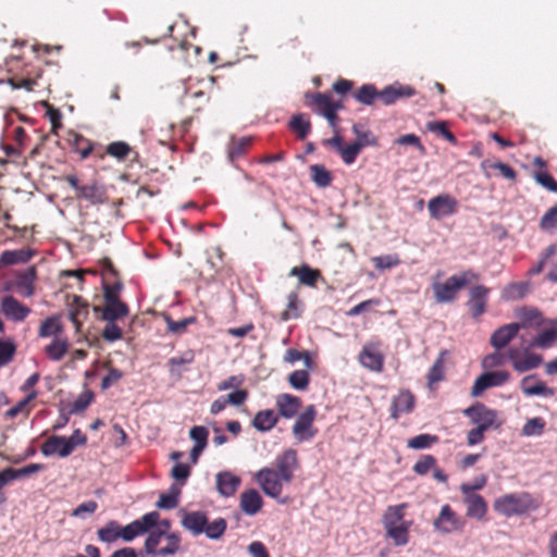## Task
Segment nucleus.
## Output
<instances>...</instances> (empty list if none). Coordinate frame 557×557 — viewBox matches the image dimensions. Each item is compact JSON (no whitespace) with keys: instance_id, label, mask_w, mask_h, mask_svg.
Wrapping results in <instances>:
<instances>
[{"instance_id":"nucleus-31","label":"nucleus","mask_w":557,"mask_h":557,"mask_svg":"<svg viewBox=\"0 0 557 557\" xmlns=\"http://www.w3.org/2000/svg\"><path fill=\"white\" fill-rule=\"evenodd\" d=\"M182 488L178 484H171L168 492H163L159 495V499L156 503V507L163 510H171L178 506Z\"/></svg>"},{"instance_id":"nucleus-50","label":"nucleus","mask_w":557,"mask_h":557,"mask_svg":"<svg viewBox=\"0 0 557 557\" xmlns=\"http://www.w3.org/2000/svg\"><path fill=\"white\" fill-rule=\"evenodd\" d=\"M437 442L438 437L436 435L423 433L409 438L407 446L411 449L420 450L429 448L432 444Z\"/></svg>"},{"instance_id":"nucleus-42","label":"nucleus","mask_w":557,"mask_h":557,"mask_svg":"<svg viewBox=\"0 0 557 557\" xmlns=\"http://www.w3.org/2000/svg\"><path fill=\"white\" fill-rule=\"evenodd\" d=\"M517 315L521 320L519 323L521 325V329L531 326V325H541L542 323V313L539 309L532 308V307H522Z\"/></svg>"},{"instance_id":"nucleus-47","label":"nucleus","mask_w":557,"mask_h":557,"mask_svg":"<svg viewBox=\"0 0 557 557\" xmlns=\"http://www.w3.org/2000/svg\"><path fill=\"white\" fill-rule=\"evenodd\" d=\"M351 129L357 137V140L355 143L360 144L361 148L367 146L373 147L377 145V138L373 135L371 131L364 129L363 125L355 123Z\"/></svg>"},{"instance_id":"nucleus-32","label":"nucleus","mask_w":557,"mask_h":557,"mask_svg":"<svg viewBox=\"0 0 557 557\" xmlns=\"http://www.w3.org/2000/svg\"><path fill=\"white\" fill-rule=\"evenodd\" d=\"M288 127L300 140L306 139L311 133V122L304 113L294 114L288 121Z\"/></svg>"},{"instance_id":"nucleus-6","label":"nucleus","mask_w":557,"mask_h":557,"mask_svg":"<svg viewBox=\"0 0 557 557\" xmlns=\"http://www.w3.org/2000/svg\"><path fill=\"white\" fill-rule=\"evenodd\" d=\"M459 202L449 194H440L428 202V210L434 220H441L457 213Z\"/></svg>"},{"instance_id":"nucleus-60","label":"nucleus","mask_w":557,"mask_h":557,"mask_svg":"<svg viewBox=\"0 0 557 557\" xmlns=\"http://www.w3.org/2000/svg\"><path fill=\"white\" fill-rule=\"evenodd\" d=\"M92 398L94 393L91 391H86L82 393L72 404L69 413L76 414L83 412L90 405Z\"/></svg>"},{"instance_id":"nucleus-41","label":"nucleus","mask_w":557,"mask_h":557,"mask_svg":"<svg viewBox=\"0 0 557 557\" xmlns=\"http://www.w3.org/2000/svg\"><path fill=\"white\" fill-rule=\"evenodd\" d=\"M311 180L319 188H325L331 185L332 173L322 164H313L310 166Z\"/></svg>"},{"instance_id":"nucleus-63","label":"nucleus","mask_w":557,"mask_h":557,"mask_svg":"<svg viewBox=\"0 0 557 557\" xmlns=\"http://www.w3.org/2000/svg\"><path fill=\"white\" fill-rule=\"evenodd\" d=\"M361 149H362L361 145L360 144H356L354 141L350 145H347V146L344 145L343 149H341L339 154H341L344 163L347 164V165H350V164H352L356 161V159H357L358 154L360 153Z\"/></svg>"},{"instance_id":"nucleus-12","label":"nucleus","mask_w":557,"mask_h":557,"mask_svg":"<svg viewBox=\"0 0 557 557\" xmlns=\"http://www.w3.org/2000/svg\"><path fill=\"white\" fill-rule=\"evenodd\" d=\"M1 311L10 320L14 322L24 321L30 313V309L21 304L13 296H5L1 300Z\"/></svg>"},{"instance_id":"nucleus-10","label":"nucleus","mask_w":557,"mask_h":557,"mask_svg":"<svg viewBox=\"0 0 557 557\" xmlns=\"http://www.w3.org/2000/svg\"><path fill=\"white\" fill-rule=\"evenodd\" d=\"M75 447L67 437L61 435L50 436L41 446V453L46 457L58 454L59 457L65 458L70 456Z\"/></svg>"},{"instance_id":"nucleus-39","label":"nucleus","mask_w":557,"mask_h":557,"mask_svg":"<svg viewBox=\"0 0 557 557\" xmlns=\"http://www.w3.org/2000/svg\"><path fill=\"white\" fill-rule=\"evenodd\" d=\"M543 362V358L541 355L529 352L528 350L524 352V357L518 361L512 362V368L519 372L523 373L540 367Z\"/></svg>"},{"instance_id":"nucleus-37","label":"nucleus","mask_w":557,"mask_h":557,"mask_svg":"<svg viewBox=\"0 0 557 557\" xmlns=\"http://www.w3.org/2000/svg\"><path fill=\"white\" fill-rule=\"evenodd\" d=\"M251 143V137H242L239 139L233 137L227 146V158L230 162L234 163L235 160L243 157Z\"/></svg>"},{"instance_id":"nucleus-54","label":"nucleus","mask_w":557,"mask_h":557,"mask_svg":"<svg viewBox=\"0 0 557 557\" xmlns=\"http://www.w3.org/2000/svg\"><path fill=\"white\" fill-rule=\"evenodd\" d=\"M132 148L125 141H113L107 146V153L119 161H123L129 154Z\"/></svg>"},{"instance_id":"nucleus-5","label":"nucleus","mask_w":557,"mask_h":557,"mask_svg":"<svg viewBox=\"0 0 557 557\" xmlns=\"http://www.w3.org/2000/svg\"><path fill=\"white\" fill-rule=\"evenodd\" d=\"M490 293L491 288L482 284L474 285L469 289L466 306L473 320H479L486 312Z\"/></svg>"},{"instance_id":"nucleus-46","label":"nucleus","mask_w":557,"mask_h":557,"mask_svg":"<svg viewBox=\"0 0 557 557\" xmlns=\"http://www.w3.org/2000/svg\"><path fill=\"white\" fill-rule=\"evenodd\" d=\"M67 349V341L55 337L48 346H46L45 351L51 360L59 361L64 357Z\"/></svg>"},{"instance_id":"nucleus-11","label":"nucleus","mask_w":557,"mask_h":557,"mask_svg":"<svg viewBox=\"0 0 557 557\" xmlns=\"http://www.w3.org/2000/svg\"><path fill=\"white\" fill-rule=\"evenodd\" d=\"M417 94L416 89L410 85H404L398 82L385 86L381 90V101L384 106H392L399 99L411 98Z\"/></svg>"},{"instance_id":"nucleus-55","label":"nucleus","mask_w":557,"mask_h":557,"mask_svg":"<svg viewBox=\"0 0 557 557\" xmlns=\"http://www.w3.org/2000/svg\"><path fill=\"white\" fill-rule=\"evenodd\" d=\"M121 539L125 542H132L135 537L145 534V529L141 528L138 520H134L125 527L120 525Z\"/></svg>"},{"instance_id":"nucleus-25","label":"nucleus","mask_w":557,"mask_h":557,"mask_svg":"<svg viewBox=\"0 0 557 557\" xmlns=\"http://www.w3.org/2000/svg\"><path fill=\"white\" fill-rule=\"evenodd\" d=\"M414 408V396L408 389L401 391L396 397H394L391 416L394 419H398L403 413H409Z\"/></svg>"},{"instance_id":"nucleus-44","label":"nucleus","mask_w":557,"mask_h":557,"mask_svg":"<svg viewBox=\"0 0 557 557\" xmlns=\"http://www.w3.org/2000/svg\"><path fill=\"white\" fill-rule=\"evenodd\" d=\"M148 535L145 541V552L147 555L152 557H159L158 545L162 537H165L164 530L152 529L147 532Z\"/></svg>"},{"instance_id":"nucleus-62","label":"nucleus","mask_w":557,"mask_h":557,"mask_svg":"<svg viewBox=\"0 0 557 557\" xmlns=\"http://www.w3.org/2000/svg\"><path fill=\"white\" fill-rule=\"evenodd\" d=\"M124 285L121 281H116L113 284H109L107 282L102 283V289H103V299L104 301H110L111 299L113 301L121 300L120 299V293L123 289Z\"/></svg>"},{"instance_id":"nucleus-13","label":"nucleus","mask_w":557,"mask_h":557,"mask_svg":"<svg viewBox=\"0 0 557 557\" xmlns=\"http://www.w3.org/2000/svg\"><path fill=\"white\" fill-rule=\"evenodd\" d=\"M434 529L441 533L448 534L461 528V524L449 505L441 508L438 517L433 522Z\"/></svg>"},{"instance_id":"nucleus-51","label":"nucleus","mask_w":557,"mask_h":557,"mask_svg":"<svg viewBox=\"0 0 557 557\" xmlns=\"http://www.w3.org/2000/svg\"><path fill=\"white\" fill-rule=\"evenodd\" d=\"M288 383L297 391H305L309 386L310 375L307 370H295L288 375Z\"/></svg>"},{"instance_id":"nucleus-16","label":"nucleus","mask_w":557,"mask_h":557,"mask_svg":"<svg viewBox=\"0 0 557 557\" xmlns=\"http://www.w3.org/2000/svg\"><path fill=\"white\" fill-rule=\"evenodd\" d=\"M69 319L74 324L76 332L81 331L83 321L89 315L88 302L82 296H73V299L67 305Z\"/></svg>"},{"instance_id":"nucleus-58","label":"nucleus","mask_w":557,"mask_h":557,"mask_svg":"<svg viewBox=\"0 0 557 557\" xmlns=\"http://www.w3.org/2000/svg\"><path fill=\"white\" fill-rule=\"evenodd\" d=\"M372 261L374 262L375 268L381 271L392 269L400 264V259L396 253L373 257Z\"/></svg>"},{"instance_id":"nucleus-27","label":"nucleus","mask_w":557,"mask_h":557,"mask_svg":"<svg viewBox=\"0 0 557 557\" xmlns=\"http://www.w3.org/2000/svg\"><path fill=\"white\" fill-rule=\"evenodd\" d=\"M467 505V516L474 519H482L486 515L487 505L479 494H463Z\"/></svg>"},{"instance_id":"nucleus-34","label":"nucleus","mask_w":557,"mask_h":557,"mask_svg":"<svg viewBox=\"0 0 557 557\" xmlns=\"http://www.w3.org/2000/svg\"><path fill=\"white\" fill-rule=\"evenodd\" d=\"M354 98L363 106H372L376 99L381 100V90L373 84H363L355 91Z\"/></svg>"},{"instance_id":"nucleus-29","label":"nucleus","mask_w":557,"mask_h":557,"mask_svg":"<svg viewBox=\"0 0 557 557\" xmlns=\"http://www.w3.org/2000/svg\"><path fill=\"white\" fill-rule=\"evenodd\" d=\"M557 342V319L552 321V326L542 330L537 336H535L530 347H536L542 349L550 348Z\"/></svg>"},{"instance_id":"nucleus-28","label":"nucleus","mask_w":557,"mask_h":557,"mask_svg":"<svg viewBox=\"0 0 557 557\" xmlns=\"http://www.w3.org/2000/svg\"><path fill=\"white\" fill-rule=\"evenodd\" d=\"M307 97L312 99V103L320 108L318 110V114L323 115L330 125L335 129L336 128V120L337 114L333 113V109L329 106V95L317 92V94H307Z\"/></svg>"},{"instance_id":"nucleus-56","label":"nucleus","mask_w":557,"mask_h":557,"mask_svg":"<svg viewBox=\"0 0 557 557\" xmlns=\"http://www.w3.org/2000/svg\"><path fill=\"white\" fill-rule=\"evenodd\" d=\"M445 351H442L438 358L434 361L428 373V383L434 384L444 379V359Z\"/></svg>"},{"instance_id":"nucleus-48","label":"nucleus","mask_w":557,"mask_h":557,"mask_svg":"<svg viewBox=\"0 0 557 557\" xmlns=\"http://www.w3.org/2000/svg\"><path fill=\"white\" fill-rule=\"evenodd\" d=\"M227 522L224 518H216L212 522L207 520L206 531L203 533L210 540H220L225 533Z\"/></svg>"},{"instance_id":"nucleus-59","label":"nucleus","mask_w":557,"mask_h":557,"mask_svg":"<svg viewBox=\"0 0 557 557\" xmlns=\"http://www.w3.org/2000/svg\"><path fill=\"white\" fill-rule=\"evenodd\" d=\"M428 129L433 133L442 135L450 144L456 145V136L448 129L446 122L433 121L428 123Z\"/></svg>"},{"instance_id":"nucleus-45","label":"nucleus","mask_w":557,"mask_h":557,"mask_svg":"<svg viewBox=\"0 0 557 557\" xmlns=\"http://www.w3.org/2000/svg\"><path fill=\"white\" fill-rule=\"evenodd\" d=\"M98 539L104 543H113L121 539L120 524L115 520H110L103 528L97 531Z\"/></svg>"},{"instance_id":"nucleus-18","label":"nucleus","mask_w":557,"mask_h":557,"mask_svg":"<svg viewBox=\"0 0 557 557\" xmlns=\"http://www.w3.org/2000/svg\"><path fill=\"white\" fill-rule=\"evenodd\" d=\"M106 306L101 310L99 307H94L95 312L101 311V319L107 322H115L128 315L129 309L127 304L122 300L104 301Z\"/></svg>"},{"instance_id":"nucleus-53","label":"nucleus","mask_w":557,"mask_h":557,"mask_svg":"<svg viewBox=\"0 0 557 557\" xmlns=\"http://www.w3.org/2000/svg\"><path fill=\"white\" fill-rule=\"evenodd\" d=\"M168 545L159 548V557L173 556L180 550L181 535L177 532H172L165 535Z\"/></svg>"},{"instance_id":"nucleus-4","label":"nucleus","mask_w":557,"mask_h":557,"mask_svg":"<svg viewBox=\"0 0 557 557\" xmlns=\"http://www.w3.org/2000/svg\"><path fill=\"white\" fill-rule=\"evenodd\" d=\"M317 417V409L313 405H309L297 417L293 426V435L298 442H308L314 438L318 431L313 428Z\"/></svg>"},{"instance_id":"nucleus-64","label":"nucleus","mask_w":557,"mask_h":557,"mask_svg":"<svg viewBox=\"0 0 557 557\" xmlns=\"http://www.w3.org/2000/svg\"><path fill=\"white\" fill-rule=\"evenodd\" d=\"M540 226L542 230L557 228V203L541 218Z\"/></svg>"},{"instance_id":"nucleus-2","label":"nucleus","mask_w":557,"mask_h":557,"mask_svg":"<svg viewBox=\"0 0 557 557\" xmlns=\"http://www.w3.org/2000/svg\"><path fill=\"white\" fill-rule=\"evenodd\" d=\"M255 480L267 496L276 499L281 505L287 503L286 497L280 498L283 491V483L285 482L273 468L264 467L260 469L256 473Z\"/></svg>"},{"instance_id":"nucleus-40","label":"nucleus","mask_w":557,"mask_h":557,"mask_svg":"<svg viewBox=\"0 0 557 557\" xmlns=\"http://www.w3.org/2000/svg\"><path fill=\"white\" fill-rule=\"evenodd\" d=\"M166 324V331L174 335H182L187 331V327L196 322V317H187L180 321H174L169 313L163 314Z\"/></svg>"},{"instance_id":"nucleus-20","label":"nucleus","mask_w":557,"mask_h":557,"mask_svg":"<svg viewBox=\"0 0 557 557\" xmlns=\"http://www.w3.org/2000/svg\"><path fill=\"white\" fill-rule=\"evenodd\" d=\"M536 374H530L524 376L520 382V387L522 393L528 396H542V397H553L555 395V391L552 387H548L545 382L537 381L535 384L530 385L529 382L532 380H536Z\"/></svg>"},{"instance_id":"nucleus-43","label":"nucleus","mask_w":557,"mask_h":557,"mask_svg":"<svg viewBox=\"0 0 557 557\" xmlns=\"http://www.w3.org/2000/svg\"><path fill=\"white\" fill-rule=\"evenodd\" d=\"M63 332V325L59 315L48 317L40 324L38 335L40 337L58 336Z\"/></svg>"},{"instance_id":"nucleus-17","label":"nucleus","mask_w":557,"mask_h":557,"mask_svg":"<svg viewBox=\"0 0 557 557\" xmlns=\"http://www.w3.org/2000/svg\"><path fill=\"white\" fill-rule=\"evenodd\" d=\"M465 287L463 282H456V277L449 276L445 283L434 285V294L437 302H451L456 299L457 292Z\"/></svg>"},{"instance_id":"nucleus-33","label":"nucleus","mask_w":557,"mask_h":557,"mask_svg":"<svg viewBox=\"0 0 557 557\" xmlns=\"http://www.w3.org/2000/svg\"><path fill=\"white\" fill-rule=\"evenodd\" d=\"M408 507L407 504H399L395 506H388L385 513L383 515V525L386 527H393V525H399L404 523H412L411 521H406L404 519V510Z\"/></svg>"},{"instance_id":"nucleus-57","label":"nucleus","mask_w":557,"mask_h":557,"mask_svg":"<svg viewBox=\"0 0 557 557\" xmlns=\"http://www.w3.org/2000/svg\"><path fill=\"white\" fill-rule=\"evenodd\" d=\"M16 346L11 339H0V367L10 363L15 355Z\"/></svg>"},{"instance_id":"nucleus-3","label":"nucleus","mask_w":557,"mask_h":557,"mask_svg":"<svg viewBox=\"0 0 557 557\" xmlns=\"http://www.w3.org/2000/svg\"><path fill=\"white\" fill-rule=\"evenodd\" d=\"M463 414L468 417L473 424H476L478 428H482L484 431L498 429L502 424L497 421L498 412L482 403H475L466 408Z\"/></svg>"},{"instance_id":"nucleus-35","label":"nucleus","mask_w":557,"mask_h":557,"mask_svg":"<svg viewBox=\"0 0 557 557\" xmlns=\"http://www.w3.org/2000/svg\"><path fill=\"white\" fill-rule=\"evenodd\" d=\"M290 276H297L299 282L306 286L314 287L318 278L320 277V272L318 270L311 269L307 264H302L301 267H295L289 272Z\"/></svg>"},{"instance_id":"nucleus-7","label":"nucleus","mask_w":557,"mask_h":557,"mask_svg":"<svg viewBox=\"0 0 557 557\" xmlns=\"http://www.w3.org/2000/svg\"><path fill=\"white\" fill-rule=\"evenodd\" d=\"M510 379L508 371H486L479 375L471 388V396L479 397L491 387L502 386Z\"/></svg>"},{"instance_id":"nucleus-26","label":"nucleus","mask_w":557,"mask_h":557,"mask_svg":"<svg viewBox=\"0 0 557 557\" xmlns=\"http://www.w3.org/2000/svg\"><path fill=\"white\" fill-rule=\"evenodd\" d=\"M78 198L89 201L91 205H101L106 202V189L97 182L83 185L77 194Z\"/></svg>"},{"instance_id":"nucleus-1","label":"nucleus","mask_w":557,"mask_h":557,"mask_svg":"<svg viewBox=\"0 0 557 557\" xmlns=\"http://www.w3.org/2000/svg\"><path fill=\"white\" fill-rule=\"evenodd\" d=\"M539 507L540 504L529 493L505 494L494 503V510L507 518L525 515Z\"/></svg>"},{"instance_id":"nucleus-36","label":"nucleus","mask_w":557,"mask_h":557,"mask_svg":"<svg viewBox=\"0 0 557 557\" xmlns=\"http://www.w3.org/2000/svg\"><path fill=\"white\" fill-rule=\"evenodd\" d=\"M530 293V284L528 282H517L506 285L502 290L504 300H517L524 298Z\"/></svg>"},{"instance_id":"nucleus-22","label":"nucleus","mask_w":557,"mask_h":557,"mask_svg":"<svg viewBox=\"0 0 557 557\" xmlns=\"http://www.w3.org/2000/svg\"><path fill=\"white\" fill-rule=\"evenodd\" d=\"M36 253L37 250L33 248L4 250L0 255V269L18 263H27Z\"/></svg>"},{"instance_id":"nucleus-8","label":"nucleus","mask_w":557,"mask_h":557,"mask_svg":"<svg viewBox=\"0 0 557 557\" xmlns=\"http://www.w3.org/2000/svg\"><path fill=\"white\" fill-rule=\"evenodd\" d=\"M276 473L285 483H290L294 479V472L299 467L297 451L293 448L285 449L275 458Z\"/></svg>"},{"instance_id":"nucleus-38","label":"nucleus","mask_w":557,"mask_h":557,"mask_svg":"<svg viewBox=\"0 0 557 557\" xmlns=\"http://www.w3.org/2000/svg\"><path fill=\"white\" fill-rule=\"evenodd\" d=\"M411 523H404L399 525L386 527V535L393 540L396 546H404L409 542V529Z\"/></svg>"},{"instance_id":"nucleus-24","label":"nucleus","mask_w":557,"mask_h":557,"mask_svg":"<svg viewBox=\"0 0 557 557\" xmlns=\"http://www.w3.org/2000/svg\"><path fill=\"white\" fill-rule=\"evenodd\" d=\"M278 413L285 419H292L301 407V399L292 394H280L276 397Z\"/></svg>"},{"instance_id":"nucleus-19","label":"nucleus","mask_w":557,"mask_h":557,"mask_svg":"<svg viewBox=\"0 0 557 557\" xmlns=\"http://www.w3.org/2000/svg\"><path fill=\"white\" fill-rule=\"evenodd\" d=\"M360 363L374 372H381L384 366V356L372 345H364L359 354Z\"/></svg>"},{"instance_id":"nucleus-49","label":"nucleus","mask_w":557,"mask_h":557,"mask_svg":"<svg viewBox=\"0 0 557 557\" xmlns=\"http://www.w3.org/2000/svg\"><path fill=\"white\" fill-rule=\"evenodd\" d=\"M546 422L542 417L529 419L521 429V434L527 437L540 436L543 434Z\"/></svg>"},{"instance_id":"nucleus-23","label":"nucleus","mask_w":557,"mask_h":557,"mask_svg":"<svg viewBox=\"0 0 557 557\" xmlns=\"http://www.w3.org/2000/svg\"><path fill=\"white\" fill-rule=\"evenodd\" d=\"M240 478L230 471H221L216 474V490L223 497L233 496L240 485Z\"/></svg>"},{"instance_id":"nucleus-30","label":"nucleus","mask_w":557,"mask_h":557,"mask_svg":"<svg viewBox=\"0 0 557 557\" xmlns=\"http://www.w3.org/2000/svg\"><path fill=\"white\" fill-rule=\"evenodd\" d=\"M278 422V417L273 409L260 410L252 419V426L259 432L272 430Z\"/></svg>"},{"instance_id":"nucleus-21","label":"nucleus","mask_w":557,"mask_h":557,"mask_svg":"<svg viewBox=\"0 0 557 557\" xmlns=\"http://www.w3.org/2000/svg\"><path fill=\"white\" fill-rule=\"evenodd\" d=\"M263 499L260 493L255 488L246 490L242 493L239 499L240 510L247 516L257 515L262 508Z\"/></svg>"},{"instance_id":"nucleus-15","label":"nucleus","mask_w":557,"mask_h":557,"mask_svg":"<svg viewBox=\"0 0 557 557\" xmlns=\"http://www.w3.org/2000/svg\"><path fill=\"white\" fill-rule=\"evenodd\" d=\"M520 329L521 325L515 322L496 329L491 335V345L497 350L505 348L517 336Z\"/></svg>"},{"instance_id":"nucleus-14","label":"nucleus","mask_w":557,"mask_h":557,"mask_svg":"<svg viewBox=\"0 0 557 557\" xmlns=\"http://www.w3.org/2000/svg\"><path fill=\"white\" fill-rule=\"evenodd\" d=\"M183 513L182 518V527L189 531L194 536H198L203 534L206 531V523L208 520V516L205 511L196 510V511H185L181 510Z\"/></svg>"},{"instance_id":"nucleus-61","label":"nucleus","mask_w":557,"mask_h":557,"mask_svg":"<svg viewBox=\"0 0 557 557\" xmlns=\"http://www.w3.org/2000/svg\"><path fill=\"white\" fill-rule=\"evenodd\" d=\"M436 466V458L432 455H423L414 465L413 472L419 475H425Z\"/></svg>"},{"instance_id":"nucleus-52","label":"nucleus","mask_w":557,"mask_h":557,"mask_svg":"<svg viewBox=\"0 0 557 557\" xmlns=\"http://www.w3.org/2000/svg\"><path fill=\"white\" fill-rule=\"evenodd\" d=\"M191 469L187 463L176 462L171 469V476L175 480L173 484H178L182 488L188 478L190 476Z\"/></svg>"},{"instance_id":"nucleus-9","label":"nucleus","mask_w":557,"mask_h":557,"mask_svg":"<svg viewBox=\"0 0 557 557\" xmlns=\"http://www.w3.org/2000/svg\"><path fill=\"white\" fill-rule=\"evenodd\" d=\"M36 280L37 269L35 265H30L26 270L15 274L14 290L22 297L29 298L35 294Z\"/></svg>"}]
</instances>
